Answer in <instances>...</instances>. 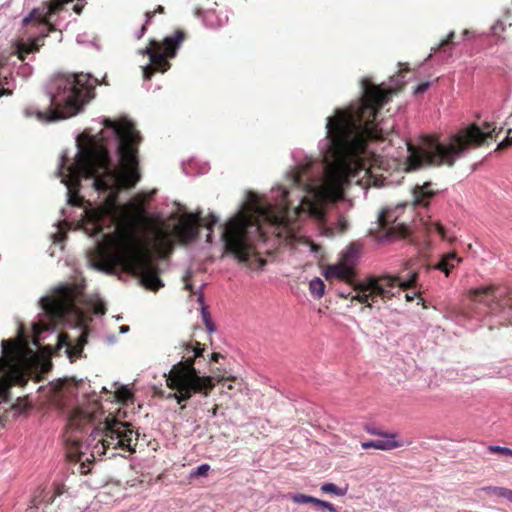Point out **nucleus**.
<instances>
[{
  "instance_id": "1",
  "label": "nucleus",
  "mask_w": 512,
  "mask_h": 512,
  "mask_svg": "<svg viewBox=\"0 0 512 512\" xmlns=\"http://www.w3.org/2000/svg\"><path fill=\"white\" fill-rule=\"evenodd\" d=\"M360 97L345 108H336L326 118V136L318 143L319 158L294 151V166L286 173L291 188L277 186L271 200H262L249 192V211L242 204L237 213L220 226V238L227 254L250 268H262L266 261L258 257L254 243L264 240L260 221L291 222L310 218L323 235L333 237L348 228L336 202L344 198V189L364 170V160L374 151L373 142L394 133L395 120L378 116L393 92L369 79L360 82Z\"/></svg>"
},
{
  "instance_id": "2",
  "label": "nucleus",
  "mask_w": 512,
  "mask_h": 512,
  "mask_svg": "<svg viewBox=\"0 0 512 512\" xmlns=\"http://www.w3.org/2000/svg\"><path fill=\"white\" fill-rule=\"evenodd\" d=\"M101 123L100 138L92 136L88 148L82 146L79 136L75 138L73 162L68 164V154L62 152L56 175L67 188V203L71 206L84 202L79 195L84 183L97 193L95 205L89 203L83 213L106 236L105 229L123 227L134 214V204L121 203L119 194L135 187L141 178L138 145L142 138L127 117L117 121L103 118Z\"/></svg>"
},
{
  "instance_id": "3",
  "label": "nucleus",
  "mask_w": 512,
  "mask_h": 512,
  "mask_svg": "<svg viewBox=\"0 0 512 512\" xmlns=\"http://www.w3.org/2000/svg\"><path fill=\"white\" fill-rule=\"evenodd\" d=\"M90 388L89 382L83 379L76 381L67 388L68 394L75 395V402L61 405L67 419V456L81 463L82 467L102 455L115 457L117 449L133 452V441H137V437L133 438L134 430L124 422H105L102 430L94 428L89 433L100 409L99 397Z\"/></svg>"
},
{
  "instance_id": "4",
  "label": "nucleus",
  "mask_w": 512,
  "mask_h": 512,
  "mask_svg": "<svg viewBox=\"0 0 512 512\" xmlns=\"http://www.w3.org/2000/svg\"><path fill=\"white\" fill-rule=\"evenodd\" d=\"M41 311L32 322V333L37 340L45 339L52 333L57 324L74 319L81 327L80 334L72 340L68 334L57 335L58 350L64 353L70 362L82 357L83 348L87 344V325L90 320L88 312L96 315L105 314V306L101 300L87 299L81 289L67 284L55 287L52 295L39 299Z\"/></svg>"
},
{
  "instance_id": "5",
  "label": "nucleus",
  "mask_w": 512,
  "mask_h": 512,
  "mask_svg": "<svg viewBox=\"0 0 512 512\" xmlns=\"http://www.w3.org/2000/svg\"><path fill=\"white\" fill-rule=\"evenodd\" d=\"M97 84L98 80L91 74H56L44 87L49 102L47 111L27 107L24 109V115H35L43 122H55L76 116L94 98Z\"/></svg>"
},
{
  "instance_id": "6",
  "label": "nucleus",
  "mask_w": 512,
  "mask_h": 512,
  "mask_svg": "<svg viewBox=\"0 0 512 512\" xmlns=\"http://www.w3.org/2000/svg\"><path fill=\"white\" fill-rule=\"evenodd\" d=\"M487 134L473 123L450 136L447 142L432 137L421 138L418 144L405 141L409 170L425 166L454 165L470 146H480Z\"/></svg>"
},
{
  "instance_id": "7",
  "label": "nucleus",
  "mask_w": 512,
  "mask_h": 512,
  "mask_svg": "<svg viewBox=\"0 0 512 512\" xmlns=\"http://www.w3.org/2000/svg\"><path fill=\"white\" fill-rule=\"evenodd\" d=\"M105 258L110 267L88 261L93 268L108 274H112L116 267L127 270L137 275L141 284L152 291H157L164 286L159 277L158 265L148 257L139 242L132 236L123 237L113 251L106 253Z\"/></svg>"
},
{
  "instance_id": "8",
  "label": "nucleus",
  "mask_w": 512,
  "mask_h": 512,
  "mask_svg": "<svg viewBox=\"0 0 512 512\" xmlns=\"http://www.w3.org/2000/svg\"><path fill=\"white\" fill-rule=\"evenodd\" d=\"M181 347L187 355L192 354V357L188 356L185 360L182 358L174 364L166 380L168 387L176 391L171 397L178 403L189 400L195 393L208 395L214 387L212 378L206 372H201L195 367L196 362H205V349L201 347V344L195 342L193 345L182 342Z\"/></svg>"
},
{
  "instance_id": "9",
  "label": "nucleus",
  "mask_w": 512,
  "mask_h": 512,
  "mask_svg": "<svg viewBox=\"0 0 512 512\" xmlns=\"http://www.w3.org/2000/svg\"><path fill=\"white\" fill-rule=\"evenodd\" d=\"M409 274V278L405 280L389 274L380 277L370 276L356 283L354 287L355 294L352 296V299L371 308L372 304L377 301V298L390 299L399 294L401 290L415 289L418 273L412 271Z\"/></svg>"
},
{
  "instance_id": "10",
  "label": "nucleus",
  "mask_w": 512,
  "mask_h": 512,
  "mask_svg": "<svg viewBox=\"0 0 512 512\" xmlns=\"http://www.w3.org/2000/svg\"><path fill=\"white\" fill-rule=\"evenodd\" d=\"M409 274V278L405 280L389 274L380 277L370 276L356 283L354 287L355 294L352 296V299L371 308L372 304L377 301V298L390 299L399 294L401 290L415 289L418 273L412 271Z\"/></svg>"
},
{
  "instance_id": "11",
  "label": "nucleus",
  "mask_w": 512,
  "mask_h": 512,
  "mask_svg": "<svg viewBox=\"0 0 512 512\" xmlns=\"http://www.w3.org/2000/svg\"><path fill=\"white\" fill-rule=\"evenodd\" d=\"M475 303L483 305L485 315L496 320L499 325L512 324V296L504 289L495 286H483L471 291Z\"/></svg>"
},
{
  "instance_id": "12",
  "label": "nucleus",
  "mask_w": 512,
  "mask_h": 512,
  "mask_svg": "<svg viewBox=\"0 0 512 512\" xmlns=\"http://www.w3.org/2000/svg\"><path fill=\"white\" fill-rule=\"evenodd\" d=\"M184 37V32L177 30L173 35L165 37L162 43L151 40L150 47L140 51L151 61V65L142 68L145 81L150 80L155 71L166 72L170 68L167 58L171 59L176 56Z\"/></svg>"
},
{
  "instance_id": "13",
  "label": "nucleus",
  "mask_w": 512,
  "mask_h": 512,
  "mask_svg": "<svg viewBox=\"0 0 512 512\" xmlns=\"http://www.w3.org/2000/svg\"><path fill=\"white\" fill-rule=\"evenodd\" d=\"M397 210V208H385L379 213L375 223L376 228L370 229V234L378 243H389L406 234V227L401 223H396Z\"/></svg>"
},
{
  "instance_id": "14",
  "label": "nucleus",
  "mask_w": 512,
  "mask_h": 512,
  "mask_svg": "<svg viewBox=\"0 0 512 512\" xmlns=\"http://www.w3.org/2000/svg\"><path fill=\"white\" fill-rule=\"evenodd\" d=\"M195 16L202 20L206 28L218 29L223 27L228 22L227 15H220L215 10H204L201 8L195 9Z\"/></svg>"
},
{
  "instance_id": "15",
  "label": "nucleus",
  "mask_w": 512,
  "mask_h": 512,
  "mask_svg": "<svg viewBox=\"0 0 512 512\" xmlns=\"http://www.w3.org/2000/svg\"><path fill=\"white\" fill-rule=\"evenodd\" d=\"M462 262V259L457 256L455 252H448L440 255L438 261L430 264L427 270H438L445 274L446 277L450 275L452 270Z\"/></svg>"
},
{
  "instance_id": "16",
  "label": "nucleus",
  "mask_w": 512,
  "mask_h": 512,
  "mask_svg": "<svg viewBox=\"0 0 512 512\" xmlns=\"http://www.w3.org/2000/svg\"><path fill=\"white\" fill-rule=\"evenodd\" d=\"M455 37V32L450 31L445 39H443L437 47H433L431 49V53L428 55V57L425 59V62L428 61L433 54L440 53V60L445 61L446 59L450 58L452 56V50L455 45H457L456 42L453 41Z\"/></svg>"
},
{
  "instance_id": "17",
  "label": "nucleus",
  "mask_w": 512,
  "mask_h": 512,
  "mask_svg": "<svg viewBox=\"0 0 512 512\" xmlns=\"http://www.w3.org/2000/svg\"><path fill=\"white\" fill-rule=\"evenodd\" d=\"M434 194L435 192L431 189L430 182H426L423 185H417L413 189V203L416 207L426 208Z\"/></svg>"
},
{
  "instance_id": "18",
  "label": "nucleus",
  "mask_w": 512,
  "mask_h": 512,
  "mask_svg": "<svg viewBox=\"0 0 512 512\" xmlns=\"http://www.w3.org/2000/svg\"><path fill=\"white\" fill-rule=\"evenodd\" d=\"M219 222V216L215 213L211 212L209 214V219L204 222L202 217V211L200 209L196 210L194 213L189 215V223H194L196 225H204L208 228L209 233L207 235V242H212V226L216 225Z\"/></svg>"
},
{
  "instance_id": "19",
  "label": "nucleus",
  "mask_w": 512,
  "mask_h": 512,
  "mask_svg": "<svg viewBox=\"0 0 512 512\" xmlns=\"http://www.w3.org/2000/svg\"><path fill=\"white\" fill-rule=\"evenodd\" d=\"M60 9V6H50L43 8L42 10L34 8L27 16L22 20V24L25 26L31 21H39L40 23H46L49 21V17L52 13Z\"/></svg>"
},
{
  "instance_id": "20",
  "label": "nucleus",
  "mask_w": 512,
  "mask_h": 512,
  "mask_svg": "<svg viewBox=\"0 0 512 512\" xmlns=\"http://www.w3.org/2000/svg\"><path fill=\"white\" fill-rule=\"evenodd\" d=\"M393 438L394 437H387L384 439L364 441L361 443V447L364 450L374 448L382 451H389L401 446V443L393 440Z\"/></svg>"
},
{
  "instance_id": "21",
  "label": "nucleus",
  "mask_w": 512,
  "mask_h": 512,
  "mask_svg": "<svg viewBox=\"0 0 512 512\" xmlns=\"http://www.w3.org/2000/svg\"><path fill=\"white\" fill-rule=\"evenodd\" d=\"M55 498V492L52 488L47 489L45 488H39L32 500L31 505L29 506L30 509H38L41 504L48 505L54 501Z\"/></svg>"
},
{
  "instance_id": "22",
  "label": "nucleus",
  "mask_w": 512,
  "mask_h": 512,
  "mask_svg": "<svg viewBox=\"0 0 512 512\" xmlns=\"http://www.w3.org/2000/svg\"><path fill=\"white\" fill-rule=\"evenodd\" d=\"M199 234V227L194 223H184L178 227V235L182 243L194 242Z\"/></svg>"
},
{
  "instance_id": "23",
  "label": "nucleus",
  "mask_w": 512,
  "mask_h": 512,
  "mask_svg": "<svg viewBox=\"0 0 512 512\" xmlns=\"http://www.w3.org/2000/svg\"><path fill=\"white\" fill-rule=\"evenodd\" d=\"M361 247L356 243H351L342 253V262L350 270L359 260Z\"/></svg>"
},
{
  "instance_id": "24",
  "label": "nucleus",
  "mask_w": 512,
  "mask_h": 512,
  "mask_svg": "<svg viewBox=\"0 0 512 512\" xmlns=\"http://www.w3.org/2000/svg\"><path fill=\"white\" fill-rule=\"evenodd\" d=\"M350 270L346 266L342 265H329L325 272V278H336L340 280H344L348 277Z\"/></svg>"
},
{
  "instance_id": "25",
  "label": "nucleus",
  "mask_w": 512,
  "mask_h": 512,
  "mask_svg": "<svg viewBox=\"0 0 512 512\" xmlns=\"http://www.w3.org/2000/svg\"><path fill=\"white\" fill-rule=\"evenodd\" d=\"M309 290L314 298H321L324 295L325 291L324 281L319 277H315L309 283Z\"/></svg>"
},
{
  "instance_id": "26",
  "label": "nucleus",
  "mask_w": 512,
  "mask_h": 512,
  "mask_svg": "<svg viewBox=\"0 0 512 512\" xmlns=\"http://www.w3.org/2000/svg\"><path fill=\"white\" fill-rule=\"evenodd\" d=\"M321 491L326 494H333L339 497L345 496L348 490V487H338L336 484L332 482H325L321 485Z\"/></svg>"
},
{
  "instance_id": "27",
  "label": "nucleus",
  "mask_w": 512,
  "mask_h": 512,
  "mask_svg": "<svg viewBox=\"0 0 512 512\" xmlns=\"http://www.w3.org/2000/svg\"><path fill=\"white\" fill-rule=\"evenodd\" d=\"M1 353L3 356H6L8 360H12L14 354L16 352V343L14 340H2L1 341Z\"/></svg>"
},
{
  "instance_id": "28",
  "label": "nucleus",
  "mask_w": 512,
  "mask_h": 512,
  "mask_svg": "<svg viewBox=\"0 0 512 512\" xmlns=\"http://www.w3.org/2000/svg\"><path fill=\"white\" fill-rule=\"evenodd\" d=\"M290 499L297 504H312L314 505V502L316 500L315 497L309 496L302 493H295L290 495Z\"/></svg>"
},
{
  "instance_id": "29",
  "label": "nucleus",
  "mask_w": 512,
  "mask_h": 512,
  "mask_svg": "<svg viewBox=\"0 0 512 512\" xmlns=\"http://www.w3.org/2000/svg\"><path fill=\"white\" fill-rule=\"evenodd\" d=\"M507 488L499 487V486H485L482 488V491L487 495L496 496L499 498H504Z\"/></svg>"
},
{
  "instance_id": "30",
  "label": "nucleus",
  "mask_w": 512,
  "mask_h": 512,
  "mask_svg": "<svg viewBox=\"0 0 512 512\" xmlns=\"http://www.w3.org/2000/svg\"><path fill=\"white\" fill-rule=\"evenodd\" d=\"M32 408V404L28 400L17 399V402L13 405V409L17 414H23Z\"/></svg>"
},
{
  "instance_id": "31",
  "label": "nucleus",
  "mask_w": 512,
  "mask_h": 512,
  "mask_svg": "<svg viewBox=\"0 0 512 512\" xmlns=\"http://www.w3.org/2000/svg\"><path fill=\"white\" fill-rule=\"evenodd\" d=\"M433 228L434 230L440 235V237L443 239V240H446L448 242H453L455 240V237L454 236H451L447 229L440 223H434L433 224Z\"/></svg>"
},
{
  "instance_id": "32",
  "label": "nucleus",
  "mask_w": 512,
  "mask_h": 512,
  "mask_svg": "<svg viewBox=\"0 0 512 512\" xmlns=\"http://www.w3.org/2000/svg\"><path fill=\"white\" fill-rule=\"evenodd\" d=\"M314 506L317 510L326 509L328 512H339L338 508L332 503L316 498Z\"/></svg>"
},
{
  "instance_id": "33",
  "label": "nucleus",
  "mask_w": 512,
  "mask_h": 512,
  "mask_svg": "<svg viewBox=\"0 0 512 512\" xmlns=\"http://www.w3.org/2000/svg\"><path fill=\"white\" fill-rule=\"evenodd\" d=\"M364 430L371 434V435H376V436H381L383 438H387V437H395V434H389L387 432H383L382 430L376 428L375 426H373L372 424H365L364 426Z\"/></svg>"
},
{
  "instance_id": "34",
  "label": "nucleus",
  "mask_w": 512,
  "mask_h": 512,
  "mask_svg": "<svg viewBox=\"0 0 512 512\" xmlns=\"http://www.w3.org/2000/svg\"><path fill=\"white\" fill-rule=\"evenodd\" d=\"M197 300L201 305V317H202L203 323H205L211 319V316H210L207 306L204 304V296L202 293L198 294Z\"/></svg>"
},
{
  "instance_id": "35",
  "label": "nucleus",
  "mask_w": 512,
  "mask_h": 512,
  "mask_svg": "<svg viewBox=\"0 0 512 512\" xmlns=\"http://www.w3.org/2000/svg\"><path fill=\"white\" fill-rule=\"evenodd\" d=\"M478 127L480 128V130L482 132H484L485 134H487L485 140L482 142V144L488 139V138H493L494 137V134L495 136H498V133H496V126H494L493 123H490V122H485L484 123V129H482L479 125Z\"/></svg>"
},
{
  "instance_id": "36",
  "label": "nucleus",
  "mask_w": 512,
  "mask_h": 512,
  "mask_svg": "<svg viewBox=\"0 0 512 512\" xmlns=\"http://www.w3.org/2000/svg\"><path fill=\"white\" fill-rule=\"evenodd\" d=\"M210 470V466L206 463L199 465L195 469H193L190 473L191 477H200L206 476Z\"/></svg>"
},
{
  "instance_id": "37",
  "label": "nucleus",
  "mask_w": 512,
  "mask_h": 512,
  "mask_svg": "<svg viewBox=\"0 0 512 512\" xmlns=\"http://www.w3.org/2000/svg\"><path fill=\"white\" fill-rule=\"evenodd\" d=\"M487 449L491 453H501L512 457V449L508 447L499 445H489Z\"/></svg>"
},
{
  "instance_id": "38",
  "label": "nucleus",
  "mask_w": 512,
  "mask_h": 512,
  "mask_svg": "<svg viewBox=\"0 0 512 512\" xmlns=\"http://www.w3.org/2000/svg\"><path fill=\"white\" fill-rule=\"evenodd\" d=\"M116 398L119 401L126 402L132 399V393L126 387H122L116 392Z\"/></svg>"
},
{
  "instance_id": "39",
  "label": "nucleus",
  "mask_w": 512,
  "mask_h": 512,
  "mask_svg": "<svg viewBox=\"0 0 512 512\" xmlns=\"http://www.w3.org/2000/svg\"><path fill=\"white\" fill-rule=\"evenodd\" d=\"M512 130L509 129L506 137L497 145L496 150H503L512 145Z\"/></svg>"
},
{
  "instance_id": "40",
  "label": "nucleus",
  "mask_w": 512,
  "mask_h": 512,
  "mask_svg": "<svg viewBox=\"0 0 512 512\" xmlns=\"http://www.w3.org/2000/svg\"><path fill=\"white\" fill-rule=\"evenodd\" d=\"M32 72H33L32 67L27 63L21 65L17 71V73L20 76H22L23 78H28L32 74Z\"/></svg>"
},
{
  "instance_id": "41",
  "label": "nucleus",
  "mask_w": 512,
  "mask_h": 512,
  "mask_svg": "<svg viewBox=\"0 0 512 512\" xmlns=\"http://www.w3.org/2000/svg\"><path fill=\"white\" fill-rule=\"evenodd\" d=\"M430 82L429 81H426V82H422L420 84H418L415 89H414V94L416 95H420V94H423L425 93L429 87H430Z\"/></svg>"
},
{
  "instance_id": "42",
  "label": "nucleus",
  "mask_w": 512,
  "mask_h": 512,
  "mask_svg": "<svg viewBox=\"0 0 512 512\" xmlns=\"http://www.w3.org/2000/svg\"><path fill=\"white\" fill-rule=\"evenodd\" d=\"M504 29H505V28H504L503 23H502L500 20H498V21H497V22H496V23L491 27V29H490V33H491L492 35H497V34H498V31H504Z\"/></svg>"
},
{
  "instance_id": "43",
  "label": "nucleus",
  "mask_w": 512,
  "mask_h": 512,
  "mask_svg": "<svg viewBox=\"0 0 512 512\" xmlns=\"http://www.w3.org/2000/svg\"><path fill=\"white\" fill-rule=\"evenodd\" d=\"M204 325H205L206 330L208 331V333H213V332L216 331V325L214 324L212 319H210L209 321L205 322Z\"/></svg>"
},
{
  "instance_id": "44",
  "label": "nucleus",
  "mask_w": 512,
  "mask_h": 512,
  "mask_svg": "<svg viewBox=\"0 0 512 512\" xmlns=\"http://www.w3.org/2000/svg\"><path fill=\"white\" fill-rule=\"evenodd\" d=\"M204 325H205L206 330L208 331V333H213V332L216 331V325L214 324L212 319H210L209 321L205 322Z\"/></svg>"
},
{
  "instance_id": "45",
  "label": "nucleus",
  "mask_w": 512,
  "mask_h": 512,
  "mask_svg": "<svg viewBox=\"0 0 512 512\" xmlns=\"http://www.w3.org/2000/svg\"><path fill=\"white\" fill-rule=\"evenodd\" d=\"M404 82L405 81L403 79H399V76H397V79H391V84H395L396 86H401L404 84Z\"/></svg>"
},
{
  "instance_id": "46",
  "label": "nucleus",
  "mask_w": 512,
  "mask_h": 512,
  "mask_svg": "<svg viewBox=\"0 0 512 512\" xmlns=\"http://www.w3.org/2000/svg\"><path fill=\"white\" fill-rule=\"evenodd\" d=\"M145 32H146V26H145V25H143V26L141 27V29L139 30V32L136 34V38H137V39L142 38V37H143V35L145 34Z\"/></svg>"
},
{
  "instance_id": "47",
  "label": "nucleus",
  "mask_w": 512,
  "mask_h": 512,
  "mask_svg": "<svg viewBox=\"0 0 512 512\" xmlns=\"http://www.w3.org/2000/svg\"><path fill=\"white\" fill-rule=\"evenodd\" d=\"M504 498L512 503V489L507 488Z\"/></svg>"
},
{
  "instance_id": "48",
  "label": "nucleus",
  "mask_w": 512,
  "mask_h": 512,
  "mask_svg": "<svg viewBox=\"0 0 512 512\" xmlns=\"http://www.w3.org/2000/svg\"><path fill=\"white\" fill-rule=\"evenodd\" d=\"M145 17H146V20H145V24L144 25L147 26L150 23V21H151V19L153 17V13L146 12L145 13Z\"/></svg>"
},
{
  "instance_id": "49",
  "label": "nucleus",
  "mask_w": 512,
  "mask_h": 512,
  "mask_svg": "<svg viewBox=\"0 0 512 512\" xmlns=\"http://www.w3.org/2000/svg\"><path fill=\"white\" fill-rule=\"evenodd\" d=\"M416 295H417V292H416V291H414L413 293H409V292H407V293L405 294V297H406V299H407L408 301H411V300H413V299L415 298V296H416Z\"/></svg>"
},
{
  "instance_id": "50",
  "label": "nucleus",
  "mask_w": 512,
  "mask_h": 512,
  "mask_svg": "<svg viewBox=\"0 0 512 512\" xmlns=\"http://www.w3.org/2000/svg\"><path fill=\"white\" fill-rule=\"evenodd\" d=\"M84 37H85V34H79V35L77 36V39H76V40H77V42H78V43H80V44L86 43V40H85V38H84Z\"/></svg>"
},
{
  "instance_id": "51",
  "label": "nucleus",
  "mask_w": 512,
  "mask_h": 512,
  "mask_svg": "<svg viewBox=\"0 0 512 512\" xmlns=\"http://www.w3.org/2000/svg\"><path fill=\"white\" fill-rule=\"evenodd\" d=\"M129 326L128 325H122L119 327V332L124 334V333H127L129 331Z\"/></svg>"
},
{
  "instance_id": "52",
  "label": "nucleus",
  "mask_w": 512,
  "mask_h": 512,
  "mask_svg": "<svg viewBox=\"0 0 512 512\" xmlns=\"http://www.w3.org/2000/svg\"><path fill=\"white\" fill-rule=\"evenodd\" d=\"M221 357L222 356L219 353H213V354H211V361L218 362L219 358H221Z\"/></svg>"
},
{
  "instance_id": "53",
  "label": "nucleus",
  "mask_w": 512,
  "mask_h": 512,
  "mask_svg": "<svg viewBox=\"0 0 512 512\" xmlns=\"http://www.w3.org/2000/svg\"><path fill=\"white\" fill-rule=\"evenodd\" d=\"M470 34H473V35H474V32H473V31H470V30H468V29H465V30L463 31V33H462V35H463V38H464V39H466V37H467L468 35H470Z\"/></svg>"
},
{
  "instance_id": "54",
  "label": "nucleus",
  "mask_w": 512,
  "mask_h": 512,
  "mask_svg": "<svg viewBox=\"0 0 512 512\" xmlns=\"http://www.w3.org/2000/svg\"><path fill=\"white\" fill-rule=\"evenodd\" d=\"M185 283V289L192 291V284L186 280V277L184 278Z\"/></svg>"
},
{
  "instance_id": "55",
  "label": "nucleus",
  "mask_w": 512,
  "mask_h": 512,
  "mask_svg": "<svg viewBox=\"0 0 512 512\" xmlns=\"http://www.w3.org/2000/svg\"><path fill=\"white\" fill-rule=\"evenodd\" d=\"M209 167L207 164H205L203 167H201L200 171L198 172L199 174H204L208 171Z\"/></svg>"
},
{
  "instance_id": "56",
  "label": "nucleus",
  "mask_w": 512,
  "mask_h": 512,
  "mask_svg": "<svg viewBox=\"0 0 512 512\" xmlns=\"http://www.w3.org/2000/svg\"><path fill=\"white\" fill-rule=\"evenodd\" d=\"M53 238H54V242H61L62 241V236L60 234H54L53 235Z\"/></svg>"
},
{
  "instance_id": "57",
  "label": "nucleus",
  "mask_w": 512,
  "mask_h": 512,
  "mask_svg": "<svg viewBox=\"0 0 512 512\" xmlns=\"http://www.w3.org/2000/svg\"><path fill=\"white\" fill-rule=\"evenodd\" d=\"M73 10L77 13V14H80L82 12V6H79V5H75L73 7Z\"/></svg>"
},
{
  "instance_id": "58",
  "label": "nucleus",
  "mask_w": 512,
  "mask_h": 512,
  "mask_svg": "<svg viewBox=\"0 0 512 512\" xmlns=\"http://www.w3.org/2000/svg\"><path fill=\"white\" fill-rule=\"evenodd\" d=\"M182 169H183V172L186 174V175H193L192 172H190L188 170V167L185 166L184 164L182 165Z\"/></svg>"
},
{
  "instance_id": "59",
  "label": "nucleus",
  "mask_w": 512,
  "mask_h": 512,
  "mask_svg": "<svg viewBox=\"0 0 512 512\" xmlns=\"http://www.w3.org/2000/svg\"><path fill=\"white\" fill-rule=\"evenodd\" d=\"M163 11H164V7H162V6H158V8H157V12H159V13H163Z\"/></svg>"
},
{
  "instance_id": "60",
  "label": "nucleus",
  "mask_w": 512,
  "mask_h": 512,
  "mask_svg": "<svg viewBox=\"0 0 512 512\" xmlns=\"http://www.w3.org/2000/svg\"><path fill=\"white\" fill-rule=\"evenodd\" d=\"M21 60H24V56H23V53L21 52V56H20Z\"/></svg>"
},
{
  "instance_id": "61",
  "label": "nucleus",
  "mask_w": 512,
  "mask_h": 512,
  "mask_svg": "<svg viewBox=\"0 0 512 512\" xmlns=\"http://www.w3.org/2000/svg\"><path fill=\"white\" fill-rule=\"evenodd\" d=\"M32 51H33V49H28V50L26 51V53H30V52H32Z\"/></svg>"
}]
</instances>
